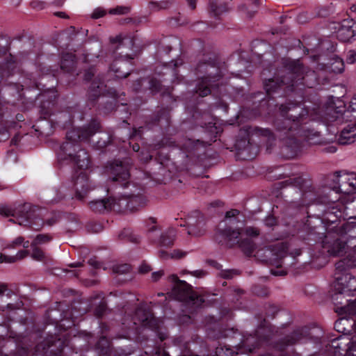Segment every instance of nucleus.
I'll use <instances>...</instances> for the list:
<instances>
[{
    "label": "nucleus",
    "instance_id": "obj_6",
    "mask_svg": "<svg viewBox=\"0 0 356 356\" xmlns=\"http://www.w3.org/2000/svg\"><path fill=\"white\" fill-rule=\"evenodd\" d=\"M280 110L284 119L277 120L275 124L278 131L284 134L298 130L303 118L308 115L299 104H282Z\"/></svg>",
    "mask_w": 356,
    "mask_h": 356
},
{
    "label": "nucleus",
    "instance_id": "obj_30",
    "mask_svg": "<svg viewBox=\"0 0 356 356\" xmlns=\"http://www.w3.org/2000/svg\"><path fill=\"white\" fill-rule=\"evenodd\" d=\"M238 247L242 250V252L248 257H250L256 249L255 243L249 238H245L240 239L237 242Z\"/></svg>",
    "mask_w": 356,
    "mask_h": 356
},
{
    "label": "nucleus",
    "instance_id": "obj_38",
    "mask_svg": "<svg viewBox=\"0 0 356 356\" xmlns=\"http://www.w3.org/2000/svg\"><path fill=\"white\" fill-rule=\"evenodd\" d=\"M215 353L216 356H234V355H238L237 353L234 352L230 348L221 345L216 347Z\"/></svg>",
    "mask_w": 356,
    "mask_h": 356
},
{
    "label": "nucleus",
    "instance_id": "obj_37",
    "mask_svg": "<svg viewBox=\"0 0 356 356\" xmlns=\"http://www.w3.org/2000/svg\"><path fill=\"white\" fill-rule=\"evenodd\" d=\"M53 237L47 234H38L34 238L33 241L31 243V246L34 247L38 245H42L44 243H47L52 240Z\"/></svg>",
    "mask_w": 356,
    "mask_h": 356
},
{
    "label": "nucleus",
    "instance_id": "obj_45",
    "mask_svg": "<svg viewBox=\"0 0 356 356\" xmlns=\"http://www.w3.org/2000/svg\"><path fill=\"white\" fill-rule=\"evenodd\" d=\"M172 343L175 346L179 347L181 351H184L188 348V342L185 341L182 337L175 338Z\"/></svg>",
    "mask_w": 356,
    "mask_h": 356
},
{
    "label": "nucleus",
    "instance_id": "obj_34",
    "mask_svg": "<svg viewBox=\"0 0 356 356\" xmlns=\"http://www.w3.org/2000/svg\"><path fill=\"white\" fill-rule=\"evenodd\" d=\"M305 180L302 177H295V178H289L287 180L280 182L279 184L280 185V187H282V188L286 187L288 186H292L298 188V189L302 191V188L305 185Z\"/></svg>",
    "mask_w": 356,
    "mask_h": 356
},
{
    "label": "nucleus",
    "instance_id": "obj_61",
    "mask_svg": "<svg viewBox=\"0 0 356 356\" xmlns=\"http://www.w3.org/2000/svg\"><path fill=\"white\" fill-rule=\"evenodd\" d=\"M152 330L154 331L157 334V336L159 338V339L161 340V341H163L164 340H165L168 338V334L166 332H161L159 330V323H158V328Z\"/></svg>",
    "mask_w": 356,
    "mask_h": 356
},
{
    "label": "nucleus",
    "instance_id": "obj_59",
    "mask_svg": "<svg viewBox=\"0 0 356 356\" xmlns=\"http://www.w3.org/2000/svg\"><path fill=\"white\" fill-rule=\"evenodd\" d=\"M338 193H336V191L334 192L330 191L328 195L327 203H336L340 199V196L337 195Z\"/></svg>",
    "mask_w": 356,
    "mask_h": 356
},
{
    "label": "nucleus",
    "instance_id": "obj_25",
    "mask_svg": "<svg viewBox=\"0 0 356 356\" xmlns=\"http://www.w3.org/2000/svg\"><path fill=\"white\" fill-rule=\"evenodd\" d=\"M70 163L75 164L79 169L88 168L90 164L88 153L85 149L79 147Z\"/></svg>",
    "mask_w": 356,
    "mask_h": 356
},
{
    "label": "nucleus",
    "instance_id": "obj_64",
    "mask_svg": "<svg viewBox=\"0 0 356 356\" xmlns=\"http://www.w3.org/2000/svg\"><path fill=\"white\" fill-rule=\"evenodd\" d=\"M29 353L26 348H21L17 350L15 356H29Z\"/></svg>",
    "mask_w": 356,
    "mask_h": 356
},
{
    "label": "nucleus",
    "instance_id": "obj_42",
    "mask_svg": "<svg viewBox=\"0 0 356 356\" xmlns=\"http://www.w3.org/2000/svg\"><path fill=\"white\" fill-rule=\"evenodd\" d=\"M130 12V8L123 6H118L114 8L109 10L108 13L111 15H125Z\"/></svg>",
    "mask_w": 356,
    "mask_h": 356
},
{
    "label": "nucleus",
    "instance_id": "obj_57",
    "mask_svg": "<svg viewBox=\"0 0 356 356\" xmlns=\"http://www.w3.org/2000/svg\"><path fill=\"white\" fill-rule=\"evenodd\" d=\"M264 224L268 227H273L277 225V219L273 216H268L264 219Z\"/></svg>",
    "mask_w": 356,
    "mask_h": 356
},
{
    "label": "nucleus",
    "instance_id": "obj_11",
    "mask_svg": "<svg viewBox=\"0 0 356 356\" xmlns=\"http://www.w3.org/2000/svg\"><path fill=\"white\" fill-rule=\"evenodd\" d=\"M105 171L113 182H119L123 187L128 185L130 174L127 167L122 161H115L108 163Z\"/></svg>",
    "mask_w": 356,
    "mask_h": 356
},
{
    "label": "nucleus",
    "instance_id": "obj_44",
    "mask_svg": "<svg viewBox=\"0 0 356 356\" xmlns=\"http://www.w3.org/2000/svg\"><path fill=\"white\" fill-rule=\"evenodd\" d=\"M274 250L276 251L277 256L280 257H284L286 255V252L288 251V246L286 244L284 243H280L275 246Z\"/></svg>",
    "mask_w": 356,
    "mask_h": 356
},
{
    "label": "nucleus",
    "instance_id": "obj_21",
    "mask_svg": "<svg viewBox=\"0 0 356 356\" xmlns=\"http://www.w3.org/2000/svg\"><path fill=\"white\" fill-rule=\"evenodd\" d=\"M349 343L350 338L348 336L341 335L332 339L330 346L334 350V356H346V355H343V353H346Z\"/></svg>",
    "mask_w": 356,
    "mask_h": 356
},
{
    "label": "nucleus",
    "instance_id": "obj_20",
    "mask_svg": "<svg viewBox=\"0 0 356 356\" xmlns=\"http://www.w3.org/2000/svg\"><path fill=\"white\" fill-rule=\"evenodd\" d=\"M74 187L76 191V197L82 200L89 190L88 179L85 172H81L74 180Z\"/></svg>",
    "mask_w": 356,
    "mask_h": 356
},
{
    "label": "nucleus",
    "instance_id": "obj_22",
    "mask_svg": "<svg viewBox=\"0 0 356 356\" xmlns=\"http://www.w3.org/2000/svg\"><path fill=\"white\" fill-rule=\"evenodd\" d=\"M110 70L118 79H124L130 74L129 63L122 59H117L110 66Z\"/></svg>",
    "mask_w": 356,
    "mask_h": 356
},
{
    "label": "nucleus",
    "instance_id": "obj_24",
    "mask_svg": "<svg viewBox=\"0 0 356 356\" xmlns=\"http://www.w3.org/2000/svg\"><path fill=\"white\" fill-rule=\"evenodd\" d=\"M106 87L100 79H95L92 81L88 89V101L94 104L102 94L103 88Z\"/></svg>",
    "mask_w": 356,
    "mask_h": 356
},
{
    "label": "nucleus",
    "instance_id": "obj_58",
    "mask_svg": "<svg viewBox=\"0 0 356 356\" xmlns=\"http://www.w3.org/2000/svg\"><path fill=\"white\" fill-rule=\"evenodd\" d=\"M186 255V252L180 250H174L170 254V258L172 259H181Z\"/></svg>",
    "mask_w": 356,
    "mask_h": 356
},
{
    "label": "nucleus",
    "instance_id": "obj_1",
    "mask_svg": "<svg viewBox=\"0 0 356 356\" xmlns=\"http://www.w3.org/2000/svg\"><path fill=\"white\" fill-rule=\"evenodd\" d=\"M282 65L285 74L280 78L269 79L264 83L266 94L270 98L282 88L293 92L299 86L312 88L316 81V72L305 67L299 59L283 58Z\"/></svg>",
    "mask_w": 356,
    "mask_h": 356
},
{
    "label": "nucleus",
    "instance_id": "obj_29",
    "mask_svg": "<svg viewBox=\"0 0 356 356\" xmlns=\"http://www.w3.org/2000/svg\"><path fill=\"white\" fill-rule=\"evenodd\" d=\"M300 136L304 138L309 145H318L322 143L320 132L314 129H303Z\"/></svg>",
    "mask_w": 356,
    "mask_h": 356
},
{
    "label": "nucleus",
    "instance_id": "obj_26",
    "mask_svg": "<svg viewBox=\"0 0 356 356\" xmlns=\"http://www.w3.org/2000/svg\"><path fill=\"white\" fill-rule=\"evenodd\" d=\"M349 23L350 22L344 20L343 24L337 33V38L343 42H348L355 36V31L352 28V26L349 25Z\"/></svg>",
    "mask_w": 356,
    "mask_h": 356
},
{
    "label": "nucleus",
    "instance_id": "obj_14",
    "mask_svg": "<svg viewBox=\"0 0 356 356\" xmlns=\"http://www.w3.org/2000/svg\"><path fill=\"white\" fill-rule=\"evenodd\" d=\"M282 140L283 144L280 149V154L284 159H293L301 152L302 144L293 136L283 137Z\"/></svg>",
    "mask_w": 356,
    "mask_h": 356
},
{
    "label": "nucleus",
    "instance_id": "obj_8",
    "mask_svg": "<svg viewBox=\"0 0 356 356\" xmlns=\"http://www.w3.org/2000/svg\"><path fill=\"white\" fill-rule=\"evenodd\" d=\"M109 198L111 211L124 214L136 212L146 203L145 197L141 195H119Z\"/></svg>",
    "mask_w": 356,
    "mask_h": 356
},
{
    "label": "nucleus",
    "instance_id": "obj_46",
    "mask_svg": "<svg viewBox=\"0 0 356 356\" xmlns=\"http://www.w3.org/2000/svg\"><path fill=\"white\" fill-rule=\"evenodd\" d=\"M33 248V251L31 253V257L33 259L38 261H42L44 258V254L43 251L38 248L37 246L31 247Z\"/></svg>",
    "mask_w": 356,
    "mask_h": 356
},
{
    "label": "nucleus",
    "instance_id": "obj_36",
    "mask_svg": "<svg viewBox=\"0 0 356 356\" xmlns=\"http://www.w3.org/2000/svg\"><path fill=\"white\" fill-rule=\"evenodd\" d=\"M257 131L259 134L267 138V143H268L267 145V151L270 152L272 143L275 140V137L268 129H258Z\"/></svg>",
    "mask_w": 356,
    "mask_h": 356
},
{
    "label": "nucleus",
    "instance_id": "obj_13",
    "mask_svg": "<svg viewBox=\"0 0 356 356\" xmlns=\"http://www.w3.org/2000/svg\"><path fill=\"white\" fill-rule=\"evenodd\" d=\"M311 338L310 330L308 327H299L278 341L276 348L280 350H284L289 346L295 345Z\"/></svg>",
    "mask_w": 356,
    "mask_h": 356
},
{
    "label": "nucleus",
    "instance_id": "obj_35",
    "mask_svg": "<svg viewBox=\"0 0 356 356\" xmlns=\"http://www.w3.org/2000/svg\"><path fill=\"white\" fill-rule=\"evenodd\" d=\"M337 312L340 314H346L348 317L356 315V299L353 301L348 302L347 305L338 307Z\"/></svg>",
    "mask_w": 356,
    "mask_h": 356
},
{
    "label": "nucleus",
    "instance_id": "obj_33",
    "mask_svg": "<svg viewBox=\"0 0 356 356\" xmlns=\"http://www.w3.org/2000/svg\"><path fill=\"white\" fill-rule=\"evenodd\" d=\"M175 240V234L174 230L169 229L161 234L159 245L163 248H170L173 245Z\"/></svg>",
    "mask_w": 356,
    "mask_h": 356
},
{
    "label": "nucleus",
    "instance_id": "obj_50",
    "mask_svg": "<svg viewBox=\"0 0 356 356\" xmlns=\"http://www.w3.org/2000/svg\"><path fill=\"white\" fill-rule=\"evenodd\" d=\"M346 61L348 64L356 63V51L355 49H350L347 51Z\"/></svg>",
    "mask_w": 356,
    "mask_h": 356
},
{
    "label": "nucleus",
    "instance_id": "obj_63",
    "mask_svg": "<svg viewBox=\"0 0 356 356\" xmlns=\"http://www.w3.org/2000/svg\"><path fill=\"white\" fill-rule=\"evenodd\" d=\"M88 263L89 265H90L91 266H92L95 268H99L101 267V264H100L99 261H98L97 260L96 257L90 258L88 261Z\"/></svg>",
    "mask_w": 356,
    "mask_h": 356
},
{
    "label": "nucleus",
    "instance_id": "obj_39",
    "mask_svg": "<svg viewBox=\"0 0 356 356\" xmlns=\"http://www.w3.org/2000/svg\"><path fill=\"white\" fill-rule=\"evenodd\" d=\"M252 290L254 294L259 297H267L270 293L269 289L267 286L261 284H256L253 286Z\"/></svg>",
    "mask_w": 356,
    "mask_h": 356
},
{
    "label": "nucleus",
    "instance_id": "obj_19",
    "mask_svg": "<svg viewBox=\"0 0 356 356\" xmlns=\"http://www.w3.org/2000/svg\"><path fill=\"white\" fill-rule=\"evenodd\" d=\"M324 107L325 113L330 115L332 118H337L338 116L336 115L342 114L345 111V104L343 102L334 97L328 98Z\"/></svg>",
    "mask_w": 356,
    "mask_h": 356
},
{
    "label": "nucleus",
    "instance_id": "obj_53",
    "mask_svg": "<svg viewBox=\"0 0 356 356\" xmlns=\"http://www.w3.org/2000/svg\"><path fill=\"white\" fill-rule=\"evenodd\" d=\"M106 14V12L103 8L98 7L93 10L91 17L96 19L104 17Z\"/></svg>",
    "mask_w": 356,
    "mask_h": 356
},
{
    "label": "nucleus",
    "instance_id": "obj_51",
    "mask_svg": "<svg viewBox=\"0 0 356 356\" xmlns=\"http://www.w3.org/2000/svg\"><path fill=\"white\" fill-rule=\"evenodd\" d=\"M343 354L346 355V356H356V339L353 341L350 340L346 353Z\"/></svg>",
    "mask_w": 356,
    "mask_h": 356
},
{
    "label": "nucleus",
    "instance_id": "obj_54",
    "mask_svg": "<svg viewBox=\"0 0 356 356\" xmlns=\"http://www.w3.org/2000/svg\"><path fill=\"white\" fill-rule=\"evenodd\" d=\"M245 233L247 236L257 237L259 235L260 231L258 228L254 227H247L245 229Z\"/></svg>",
    "mask_w": 356,
    "mask_h": 356
},
{
    "label": "nucleus",
    "instance_id": "obj_32",
    "mask_svg": "<svg viewBox=\"0 0 356 356\" xmlns=\"http://www.w3.org/2000/svg\"><path fill=\"white\" fill-rule=\"evenodd\" d=\"M76 56L72 53H64L62 55L60 67L67 72H70L74 67Z\"/></svg>",
    "mask_w": 356,
    "mask_h": 356
},
{
    "label": "nucleus",
    "instance_id": "obj_28",
    "mask_svg": "<svg viewBox=\"0 0 356 356\" xmlns=\"http://www.w3.org/2000/svg\"><path fill=\"white\" fill-rule=\"evenodd\" d=\"M228 10L229 8L225 3H219L218 0H209V13L215 18H219L222 14Z\"/></svg>",
    "mask_w": 356,
    "mask_h": 356
},
{
    "label": "nucleus",
    "instance_id": "obj_41",
    "mask_svg": "<svg viewBox=\"0 0 356 356\" xmlns=\"http://www.w3.org/2000/svg\"><path fill=\"white\" fill-rule=\"evenodd\" d=\"M149 88L152 93H157L160 92L162 89V84L161 81L157 79L155 77H152L150 79Z\"/></svg>",
    "mask_w": 356,
    "mask_h": 356
},
{
    "label": "nucleus",
    "instance_id": "obj_17",
    "mask_svg": "<svg viewBox=\"0 0 356 356\" xmlns=\"http://www.w3.org/2000/svg\"><path fill=\"white\" fill-rule=\"evenodd\" d=\"M348 247V242L343 241L339 238L331 239L330 234L325 236L323 241V248L326 249L327 252L332 256L340 255Z\"/></svg>",
    "mask_w": 356,
    "mask_h": 356
},
{
    "label": "nucleus",
    "instance_id": "obj_47",
    "mask_svg": "<svg viewBox=\"0 0 356 356\" xmlns=\"http://www.w3.org/2000/svg\"><path fill=\"white\" fill-rule=\"evenodd\" d=\"M341 217V212L337 210L335 212L326 211L325 219L331 222L334 223L337 221V219Z\"/></svg>",
    "mask_w": 356,
    "mask_h": 356
},
{
    "label": "nucleus",
    "instance_id": "obj_43",
    "mask_svg": "<svg viewBox=\"0 0 356 356\" xmlns=\"http://www.w3.org/2000/svg\"><path fill=\"white\" fill-rule=\"evenodd\" d=\"M332 70L335 73H341L344 70V63L341 58H337L335 62L332 63Z\"/></svg>",
    "mask_w": 356,
    "mask_h": 356
},
{
    "label": "nucleus",
    "instance_id": "obj_55",
    "mask_svg": "<svg viewBox=\"0 0 356 356\" xmlns=\"http://www.w3.org/2000/svg\"><path fill=\"white\" fill-rule=\"evenodd\" d=\"M204 232H205L204 229L197 230L195 226L193 225H191L188 227V234L189 235H194L196 236H200L203 235L204 234Z\"/></svg>",
    "mask_w": 356,
    "mask_h": 356
},
{
    "label": "nucleus",
    "instance_id": "obj_23",
    "mask_svg": "<svg viewBox=\"0 0 356 356\" xmlns=\"http://www.w3.org/2000/svg\"><path fill=\"white\" fill-rule=\"evenodd\" d=\"M356 138V127L348 125L339 134L337 141L339 145H350L355 142Z\"/></svg>",
    "mask_w": 356,
    "mask_h": 356
},
{
    "label": "nucleus",
    "instance_id": "obj_49",
    "mask_svg": "<svg viewBox=\"0 0 356 356\" xmlns=\"http://www.w3.org/2000/svg\"><path fill=\"white\" fill-rule=\"evenodd\" d=\"M130 266L129 264H124L121 265H118L113 267V271L116 273H127L130 270Z\"/></svg>",
    "mask_w": 356,
    "mask_h": 356
},
{
    "label": "nucleus",
    "instance_id": "obj_60",
    "mask_svg": "<svg viewBox=\"0 0 356 356\" xmlns=\"http://www.w3.org/2000/svg\"><path fill=\"white\" fill-rule=\"evenodd\" d=\"M45 5H46L45 2L38 1V0L33 1L31 3V6L32 8H33L35 9H38V10H42V9L44 8Z\"/></svg>",
    "mask_w": 356,
    "mask_h": 356
},
{
    "label": "nucleus",
    "instance_id": "obj_56",
    "mask_svg": "<svg viewBox=\"0 0 356 356\" xmlns=\"http://www.w3.org/2000/svg\"><path fill=\"white\" fill-rule=\"evenodd\" d=\"M88 230L97 233L102 230L103 227L100 223L98 222H90L88 225Z\"/></svg>",
    "mask_w": 356,
    "mask_h": 356
},
{
    "label": "nucleus",
    "instance_id": "obj_48",
    "mask_svg": "<svg viewBox=\"0 0 356 356\" xmlns=\"http://www.w3.org/2000/svg\"><path fill=\"white\" fill-rule=\"evenodd\" d=\"M10 137V133L7 127L0 122V142L7 140Z\"/></svg>",
    "mask_w": 356,
    "mask_h": 356
},
{
    "label": "nucleus",
    "instance_id": "obj_12",
    "mask_svg": "<svg viewBox=\"0 0 356 356\" xmlns=\"http://www.w3.org/2000/svg\"><path fill=\"white\" fill-rule=\"evenodd\" d=\"M63 348L64 341L57 339V337L51 336L35 346V356H45L49 353H54L56 356H63L61 353Z\"/></svg>",
    "mask_w": 356,
    "mask_h": 356
},
{
    "label": "nucleus",
    "instance_id": "obj_7",
    "mask_svg": "<svg viewBox=\"0 0 356 356\" xmlns=\"http://www.w3.org/2000/svg\"><path fill=\"white\" fill-rule=\"evenodd\" d=\"M122 323L128 330H136L138 325L150 330L158 328V321L149 309L141 305L136 308L133 316H124Z\"/></svg>",
    "mask_w": 356,
    "mask_h": 356
},
{
    "label": "nucleus",
    "instance_id": "obj_40",
    "mask_svg": "<svg viewBox=\"0 0 356 356\" xmlns=\"http://www.w3.org/2000/svg\"><path fill=\"white\" fill-rule=\"evenodd\" d=\"M29 254V252L26 250L19 251L15 256L4 257L6 258V263H14L18 260H21L26 257Z\"/></svg>",
    "mask_w": 356,
    "mask_h": 356
},
{
    "label": "nucleus",
    "instance_id": "obj_2",
    "mask_svg": "<svg viewBox=\"0 0 356 356\" xmlns=\"http://www.w3.org/2000/svg\"><path fill=\"white\" fill-rule=\"evenodd\" d=\"M101 127L99 120L93 118L87 124L68 131L66 134V141L60 147L58 153V160L71 162L74 154L80 147L78 142L89 140L92 136L100 131Z\"/></svg>",
    "mask_w": 356,
    "mask_h": 356
},
{
    "label": "nucleus",
    "instance_id": "obj_3",
    "mask_svg": "<svg viewBox=\"0 0 356 356\" xmlns=\"http://www.w3.org/2000/svg\"><path fill=\"white\" fill-rule=\"evenodd\" d=\"M40 209L29 203L13 208L6 204H0V215L4 217L13 216L19 225L28 227L33 230H40L44 221L40 217Z\"/></svg>",
    "mask_w": 356,
    "mask_h": 356
},
{
    "label": "nucleus",
    "instance_id": "obj_15",
    "mask_svg": "<svg viewBox=\"0 0 356 356\" xmlns=\"http://www.w3.org/2000/svg\"><path fill=\"white\" fill-rule=\"evenodd\" d=\"M334 176L337 179L338 186H334L331 191L344 194H352L356 190V177L354 174L340 175V172H336Z\"/></svg>",
    "mask_w": 356,
    "mask_h": 356
},
{
    "label": "nucleus",
    "instance_id": "obj_9",
    "mask_svg": "<svg viewBox=\"0 0 356 356\" xmlns=\"http://www.w3.org/2000/svg\"><path fill=\"white\" fill-rule=\"evenodd\" d=\"M170 278L174 283L171 294L176 300L186 302H193L196 307L201 306L204 302L203 298L198 296L186 282L179 280L175 275H172Z\"/></svg>",
    "mask_w": 356,
    "mask_h": 356
},
{
    "label": "nucleus",
    "instance_id": "obj_62",
    "mask_svg": "<svg viewBox=\"0 0 356 356\" xmlns=\"http://www.w3.org/2000/svg\"><path fill=\"white\" fill-rule=\"evenodd\" d=\"M151 270H152V268H151L150 266L145 263H143L140 266L139 269H138L139 273L141 274H146V273H149Z\"/></svg>",
    "mask_w": 356,
    "mask_h": 356
},
{
    "label": "nucleus",
    "instance_id": "obj_52",
    "mask_svg": "<svg viewBox=\"0 0 356 356\" xmlns=\"http://www.w3.org/2000/svg\"><path fill=\"white\" fill-rule=\"evenodd\" d=\"M106 310V305L104 302H101L95 309L94 313L95 316L101 318Z\"/></svg>",
    "mask_w": 356,
    "mask_h": 356
},
{
    "label": "nucleus",
    "instance_id": "obj_31",
    "mask_svg": "<svg viewBox=\"0 0 356 356\" xmlns=\"http://www.w3.org/2000/svg\"><path fill=\"white\" fill-rule=\"evenodd\" d=\"M175 3V0L150 1L148 8L151 12H159L169 9Z\"/></svg>",
    "mask_w": 356,
    "mask_h": 356
},
{
    "label": "nucleus",
    "instance_id": "obj_16",
    "mask_svg": "<svg viewBox=\"0 0 356 356\" xmlns=\"http://www.w3.org/2000/svg\"><path fill=\"white\" fill-rule=\"evenodd\" d=\"M42 99L40 106V113L41 118L47 119L53 113L58 95L56 91L48 90L40 95Z\"/></svg>",
    "mask_w": 356,
    "mask_h": 356
},
{
    "label": "nucleus",
    "instance_id": "obj_27",
    "mask_svg": "<svg viewBox=\"0 0 356 356\" xmlns=\"http://www.w3.org/2000/svg\"><path fill=\"white\" fill-rule=\"evenodd\" d=\"M90 209L95 212L102 213L105 211H111V206L110 203V198L101 199L90 201L88 203Z\"/></svg>",
    "mask_w": 356,
    "mask_h": 356
},
{
    "label": "nucleus",
    "instance_id": "obj_10",
    "mask_svg": "<svg viewBox=\"0 0 356 356\" xmlns=\"http://www.w3.org/2000/svg\"><path fill=\"white\" fill-rule=\"evenodd\" d=\"M241 232V228H233L228 225H225L224 227H218L216 229L213 240L222 246L232 248L238 242Z\"/></svg>",
    "mask_w": 356,
    "mask_h": 356
},
{
    "label": "nucleus",
    "instance_id": "obj_4",
    "mask_svg": "<svg viewBox=\"0 0 356 356\" xmlns=\"http://www.w3.org/2000/svg\"><path fill=\"white\" fill-rule=\"evenodd\" d=\"M195 74L198 76L195 92L202 97L210 95L211 89L218 88V82L222 76L220 67L213 61L198 63Z\"/></svg>",
    "mask_w": 356,
    "mask_h": 356
},
{
    "label": "nucleus",
    "instance_id": "obj_5",
    "mask_svg": "<svg viewBox=\"0 0 356 356\" xmlns=\"http://www.w3.org/2000/svg\"><path fill=\"white\" fill-rule=\"evenodd\" d=\"M350 269L346 261H339L335 264L334 280L332 284L331 299L334 305H341L339 296L356 291V277L348 273Z\"/></svg>",
    "mask_w": 356,
    "mask_h": 356
},
{
    "label": "nucleus",
    "instance_id": "obj_18",
    "mask_svg": "<svg viewBox=\"0 0 356 356\" xmlns=\"http://www.w3.org/2000/svg\"><path fill=\"white\" fill-rule=\"evenodd\" d=\"M99 327L102 336L97 342L95 349L101 356H111L112 348L111 346V342L104 335L108 331V326L104 323H101Z\"/></svg>",
    "mask_w": 356,
    "mask_h": 356
}]
</instances>
